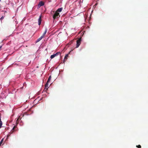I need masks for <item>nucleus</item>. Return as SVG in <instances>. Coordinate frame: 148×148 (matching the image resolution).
Segmentation results:
<instances>
[{
	"label": "nucleus",
	"instance_id": "f257e3e1",
	"mask_svg": "<svg viewBox=\"0 0 148 148\" xmlns=\"http://www.w3.org/2000/svg\"><path fill=\"white\" fill-rule=\"evenodd\" d=\"M60 14L59 13L57 12L56 11L55 12L54 14L53 15V18L55 19L56 18H58L60 17V16L59 15Z\"/></svg>",
	"mask_w": 148,
	"mask_h": 148
},
{
	"label": "nucleus",
	"instance_id": "f03ea898",
	"mask_svg": "<svg viewBox=\"0 0 148 148\" xmlns=\"http://www.w3.org/2000/svg\"><path fill=\"white\" fill-rule=\"evenodd\" d=\"M81 38H80L77 41V44L76 48L78 47L80 45L81 43Z\"/></svg>",
	"mask_w": 148,
	"mask_h": 148
},
{
	"label": "nucleus",
	"instance_id": "7ed1b4c3",
	"mask_svg": "<svg viewBox=\"0 0 148 148\" xmlns=\"http://www.w3.org/2000/svg\"><path fill=\"white\" fill-rule=\"evenodd\" d=\"M41 17H42L41 15H40V16H39V17L38 19V22L39 25H40L41 23V21H42Z\"/></svg>",
	"mask_w": 148,
	"mask_h": 148
},
{
	"label": "nucleus",
	"instance_id": "20e7f679",
	"mask_svg": "<svg viewBox=\"0 0 148 148\" xmlns=\"http://www.w3.org/2000/svg\"><path fill=\"white\" fill-rule=\"evenodd\" d=\"M49 83H47V82L46 83L45 85V89H46V90H47L48 88H49Z\"/></svg>",
	"mask_w": 148,
	"mask_h": 148
},
{
	"label": "nucleus",
	"instance_id": "39448f33",
	"mask_svg": "<svg viewBox=\"0 0 148 148\" xmlns=\"http://www.w3.org/2000/svg\"><path fill=\"white\" fill-rule=\"evenodd\" d=\"M17 127H16V126H14V127H13V129L11 131V132H13L14 131H15L17 130Z\"/></svg>",
	"mask_w": 148,
	"mask_h": 148
},
{
	"label": "nucleus",
	"instance_id": "423d86ee",
	"mask_svg": "<svg viewBox=\"0 0 148 148\" xmlns=\"http://www.w3.org/2000/svg\"><path fill=\"white\" fill-rule=\"evenodd\" d=\"M44 2L42 1H41L38 4V6H40V7L43 6L44 5Z\"/></svg>",
	"mask_w": 148,
	"mask_h": 148
},
{
	"label": "nucleus",
	"instance_id": "0eeeda50",
	"mask_svg": "<svg viewBox=\"0 0 148 148\" xmlns=\"http://www.w3.org/2000/svg\"><path fill=\"white\" fill-rule=\"evenodd\" d=\"M62 10V8H60L56 10V12H61Z\"/></svg>",
	"mask_w": 148,
	"mask_h": 148
},
{
	"label": "nucleus",
	"instance_id": "6e6552de",
	"mask_svg": "<svg viewBox=\"0 0 148 148\" xmlns=\"http://www.w3.org/2000/svg\"><path fill=\"white\" fill-rule=\"evenodd\" d=\"M43 38V36H41L36 41V42H37L40 41Z\"/></svg>",
	"mask_w": 148,
	"mask_h": 148
},
{
	"label": "nucleus",
	"instance_id": "1a4fd4ad",
	"mask_svg": "<svg viewBox=\"0 0 148 148\" xmlns=\"http://www.w3.org/2000/svg\"><path fill=\"white\" fill-rule=\"evenodd\" d=\"M51 75H50L49 77V78L48 79V80L47 81V83H49L51 79Z\"/></svg>",
	"mask_w": 148,
	"mask_h": 148
},
{
	"label": "nucleus",
	"instance_id": "9d476101",
	"mask_svg": "<svg viewBox=\"0 0 148 148\" xmlns=\"http://www.w3.org/2000/svg\"><path fill=\"white\" fill-rule=\"evenodd\" d=\"M55 56H56V55H55V54H54L51 55V56L50 58H51V59H52V58H54Z\"/></svg>",
	"mask_w": 148,
	"mask_h": 148
},
{
	"label": "nucleus",
	"instance_id": "9b49d317",
	"mask_svg": "<svg viewBox=\"0 0 148 148\" xmlns=\"http://www.w3.org/2000/svg\"><path fill=\"white\" fill-rule=\"evenodd\" d=\"M47 32V30H45V32L43 34V35L42 36H43V38H44V36H45V34H46V33Z\"/></svg>",
	"mask_w": 148,
	"mask_h": 148
},
{
	"label": "nucleus",
	"instance_id": "f8f14e48",
	"mask_svg": "<svg viewBox=\"0 0 148 148\" xmlns=\"http://www.w3.org/2000/svg\"><path fill=\"white\" fill-rule=\"evenodd\" d=\"M69 57V54H66L64 57V59H67V58Z\"/></svg>",
	"mask_w": 148,
	"mask_h": 148
},
{
	"label": "nucleus",
	"instance_id": "ddd939ff",
	"mask_svg": "<svg viewBox=\"0 0 148 148\" xmlns=\"http://www.w3.org/2000/svg\"><path fill=\"white\" fill-rule=\"evenodd\" d=\"M60 54V52H58L57 53H56V54H55V55H56V56H58L59 54Z\"/></svg>",
	"mask_w": 148,
	"mask_h": 148
},
{
	"label": "nucleus",
	"instance_id": "4468645a",
	"mask_svg": "<svg viewBox=\"0 0 148 148\" xmlns=\"http://www.w3.org/2000/svg\"><path fill=\"white\" fill-rule=\"evenodd\" d=\"M4 139H1V141L0 142V146H1V144H2V143H3Z\"/></svg>",
	"mask_w": 148,
	"mask_h": 148
},
{
	"label": "nucleus",
	"instance_id": "2eb2a0df",
	"mask_svg": "<svg viewBox=\"0 0 148 148\" xmlns=\"http://www.w3.org/2000/svg\"><path fill=\"white\" fill-rule=\"evenodd\" d=\"M136 147L138 148H140L141 147V146L140 145H137Z\"/></svg>",
	"mask_w": 148,
	"mask_h": 148
},
{
	"label": "nucleus",
	"instance_id": "dca6fc26",
	"mask_svg": "<svg viewBox=\"0 0 148 148\" xmlns=\"http://www.w3.org/2000/svg\"><path fill=\"white\" fill-rule=\"evenodd\" d=\"M4 18V17L3 16H2V17L1 18V19H3Z\"/></svg>",
	"mask_w": 148,
	"mask_h": 148
},
{
	"label": "nucleus",
	"instance_id": "f3484780",
	"mask_svg": "<svg viewBox=\"0 0 148 148\" xmlns=\"http://www.w3.org/2000/svg\"><path fill=\"white\" fill-rule=\"evenodd\" d=\"M2 46H0V50L1 49V48H2Z\"/></svg>",
	"mask_w": 148,
	"mask_h": 148
},
{
	"label": "nucleus",
	"instance_id": "a211bd4d",
	"mask_svg": "<svg viewBox=\"0 0 148 148\" xmlns=\"http://www.w3.org/2000/svg\"><path fill=\"white\" fill-rule=\"evenodd\" d=\"M19 118H18V119H17V121H18V120H19Z\"/></svg>",
	"mask_w": 148,
	"mask_h": 148
}]
</instances>
